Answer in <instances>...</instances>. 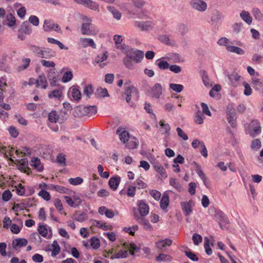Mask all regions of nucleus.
Wrapping results in <instances>:
<instances>
[{
  "instance_id": "nucleus-14",
  "label": "nucleus",
  "mask_w": 263,
  "mask_h": 263,
  "mask_svg": "<svg viewBox=\"0 0 263 263\" xmlns=\"http://www.w3.org/2000/svg\"><path fill=\"white\" fill-rule=\"evenodd\" d=\"M121 181V178L119 176L111 177L108 181V184L110 189L116 191Z\"/></svg>"
},
{
  "instance_id": "nucleus-51",
  "label": "nucleus",
  "mask_w": 263,
  "mask_h": 263,
  "mask_svg": "<svg viewBox=\"0 0 263 263\" xmlns=\"http://www.w3.org/2000/svg\"><path fill=\"white\" fill-rule=\"evenodd\" d=\"M202 80L203 84L206 87H209L212 86V85L211 83L209 77L205 71L203 72L202 76Z\"/></svg>"
},
{
  "instance_id": "nucleus-37",
  "label": "nucleus",
  "mask_w": 263,
  "mask_h": 263,
  "mask_svg": "<svg viewBox=\"0 0 263 263\" xmlns=\"http://www.w3.org/2000/svg\"><path fill=\"white\" fill-rule=\"evenodd\" d=\"M52 250L51 252V256L54 257L57 255L61 251V248L56 240H54L52 243Z\"/></svg>"
},
{
  "instance_id": "nucleus-38",
  "label": "nucleus",
  "mask_w": 263,
  "mask_h": 263,
  "mask_svg": "<svg viewBox=\"0 0 263 263\" xmlns=\"http://www.w3.org/2000/svg\"><path fill=\"white\" fill-rule=\"evenodd\" d=\"M68 182L72 185H78L83 182V179L80 177L70 178L68 179Z\"/></svg>"
},
{
  "instance_id": "nucleus-64",
  "label": "nucleus",
  "mask_w": 263,
  "mask_h": 263,
  "mask_svg": "<svg viewBox=\"0 0 263 263\" xmlns=\"http://www.w3.org/2000/svg\"><path fill=\"white\" fill-rule=\"evenodd\" d=\"M12 197V194L9 190L5 191L2 195V199L5 201H9Z\"/></svg>"
},
{
  "instance_id": "nucleus-48",
  "label": "nucleus",
  "mask_w": 263,
  "mask_h": 263,
  "mask_svg": "<svg viewBox=\"0 0 263 263\" xmlns=\"http://www.w3.org/2000/svg\"><path fill=\"white\" fill-rule=\"evenodd\" d=\"M160 125L163 128V134H166L167 135H170V131L171 130V127L167 123H164L163 121H160Z\"/></svg>"
},
{
  "instance_id": "nucleus-44",
  "label": "nucleus",
  "mask_w": 263,
  "mask_h": 263,
  "mask_svg": "<svg viewBox=\"0 0 263 263\" xmlns=\"http://www.w3.org/2000/svg\"><path fill=\"white\" fill-rule=\"evenodd\" d=\"M156 64L160 69H166L169 68V64L167 61L158 60Z\"/></svg>"
},
{
  "instance_id": "nucleus-57",
  "label": "nucleus",
  "mask_w": 263,
  "mask_h": 263,
  "mask_svg": "<svg viewBox=\"0 0 263 263\" xmlns=\"http://www.w3.org/2000/svg\"><path fill=\"white\" fill-rule=\"evenodd\" d=\"M42 48L35 45H30L29 46V50L32 52L35 53L37 57H39Z\"/></svg>"
},
{
  "instance_id": "nucleus-11",
  "label": "nucleus",
  "mask_w": 263,
  "mask_h": 263,
  "mask_svg": "<svg viewBox=\"0 0 263 263\" xmlns=\"http://www.w3.org/2000/svg\"><path fill=\"white\" fill-rule=\"evenodd\" d=\"M191 5L193 8L199 11H204L207 8V5L204 1H191Z\"/></svg>"
},
{
  "instance_id": "nucleus-25",
  "label": "nucleus",
  "mask_w": 263,
  "mask_h": 263,
  "mask_svg": "<svg viewBox=\"0 0 263 263\" xmlns=\"http://www.w3.org/2000/svg\"><path fill=\"white\" fill-rule=\"evenodd\" d=\"M241 19L248 24L250 25L252 22V17L249 12L242 10L240 13Z\"/></svg>"
},
{
  "instance_id": "nucleus-32",
  "label": "nucleus",
  "mask_w": 263,
  "mask_h": 263,
  "mask_svg": "<svg viewBox=\"0 0 263 263\" xmlns=\"http://www.w3.org/2000/svg\"><path fill=\"white\" fill-rule=\"evenodd\" d=\"M195 171L196 173L198 175V176L200 177L201 179L203 182L204 184H206V177L204 173V172L201 170V167L198 164H196V167L195 169Z\"/></svg>"
},
{
  "instance_id": "nucleus-17",
  "label": "nucleus",
  "mask_w": 263,
  "mask_h": 263,
  "mask_svg": "<svg viewBox=\"0 0 263 263\" xmlns=\"http://www.w3.org/2000/svg\"><path fill=\"white\" fill-rule=\"evenodd\" d=\"M48 83L45 75H41L37 79L36 87L43 89H46L47 87Z\"/></svg>"
},
{
  "instance_id": "nucleus-31",
  "label": "nucleus",
  "mask_w": 263,
  "mask_h": 263,
  "mask_svg": "<svg viewBox=\"0 0 263 263\" xmlns=\"http://www.w3.org/2000/svg\"><path fill=\"white\" fill-rule=\"evenodd\" d=\"M14 148L8 147H0V152L4 153L5 157L8 158L9 156H11L14 151Z\"/></svg>"
},
{
  "instance_id": "nucleus-29",
  "label": "nucleus",
  "mask_w": 263,
  "mask_h": 263,
  "mask_svg": "<svg viewBox=\"0 0 263 263\" xmlns=\"http://www.w3.org/2000/svg\"><path fill=\"white\" fill-rule=\"evenodd\" d=\"M154 170L158 173L160 174L162 177H166L165 170L161 164H159L158 163H156L154 165Z\"/></svg>"
},
{
  "instance_id": "nucleus-26",
  "label": "nucleus",
  "mask_w": 263,
  "mask_h": 263,
  "mask_svg": "<svg viewBox=\"0 0 263 263\" xmlns=\"http://www.w3.org/2000/svg\"><path fill=\"white\" fill-rule=\"evenodd\" d=\"M28 162L25 160H23L22 162H21L18 165V168L21 172L26 173L28 175H29L31 173V169L27 166Z\"/></svg>"
},
{
  "instance_id": "nucleus-53",
  "label": "nucleus",
  "mask_w": 263,
  "mask_h": 263,
  "mask_svg": "<svg viewBox=\"0 0 263 263\" xmlns=\"http://www.w3.org/2000/svg\"><path fill=\"white\" fill-rule=\"evenodd\" d=\"M39 233L44 237H46L48 234V231L45 226L40 225L38 227Z\"/></svg>"
},
{
  "instance_id": "nucleus-61",
  "label": "nucleus",
  "mask_w": 263,
  "mask_h": 263,
  "mask_svg": "<svg viewBox=\"0 0 263 263\" xmlns=\"http://www.w3.org/2000/svg\"><path fill=\"white\" fill-rule=\"evenodd\" d=\"M176 131L177 132L178 136L181 138L183 140L186 141L188 140L189 138L187 135L181 129L180 127H177L176 128Z\"/></svg>"
},
{
  "instance_id": "nucleus-63",
  "label": "nucleus",
  "mask_w": 263,
  "mask_h": 263,
  "mask_svg": "<svg viewBox=\"0 0 263 263\" xmlns=\"http://www.w3.org/2000/svg\"><path fill=\"white\" fill-rule=\"evenodd\" d=\"M57 161L62 166H65L66 165V158L64 155L62 154H59L57 156Z\"/></svg>"
},
{
  "instance_id": "nucleus-54",
  "label": "nucleus",
  "mask_w": 263,
  "mask_h": 263,
  "mask_svg": "<svg viewBox=\"0 0 263 263\" xmlns=\"http://www.w3.org/2000/svg\"><path fill=\"white\" fill-rule=\"evenodd\" d=\"M261 142L258 139L254 140L251 144L252 149L257 151L261 147Z\"/></svg>"
},
{
  "instance_id": "nucleus-58",
  "label": "nucleus",
  "mask_w": 263,
  "mask_h": 263,
  "mask_svg": "<svg viewBox=\"0 0 263 263\" xmlns=\"http://www.w3.org/2000/svg\"><path fill=\"white\" fill-rule=\"evenodd\" d=\"M192 239L194 245L197 246L202 242V238L200 235L195 233L193 234Z\"/></svg>"
},
{
  "instance_id": "nucleus-8",
  "label": "nucleus",
  "mask_w": 263,
  "mask_h": 263,
  "mask_svg": "<svg viewBox=\"0 0 263 263\" xmlns=\"http://www.w3.org/2000/svg\"><path fill=\"white\" fill-rule=\"evenodd\" d=\"M261 132V127L259 122L257 120L252 121L250 125V134L253 137H256Z\"/></svg>"
},
{
  "instance_id": "nucleus-20",
  "label": "nucleus",
  "mask_w": 263,
  "mask_h": 263,
  "mask_svg": "<svg viewBox=\"0 0 263 263\" xmlns=\"http://www.w3.org/2000/svg\"><path fill=\"white\" fill-rule=\"evenodd\" d=\"M80 42L83 47L90 46L93 49L96 48V45L93 40L90 38H80Z\"/></svg>"
},
{
  "instance_id": "nucleus-18",
  "label": "nucleus",
  "mask_w": 263,
  "mask_h": 263,
  "mask_svg": "<svg viewBox=\"0 0 263 263\" xmlns=\"http://www.w3.org/2000/svg\"><path fill=\"white\" fill-rule=\"evenodd\" d=\"M116 134L119 135L120 139L124 143L128 140L129 133L127 131L121 128H118L116 130Z\"/></svg>"
},
{
  "instance_id": "nucleus-62",
  "label": "nucleus",
  "mask_w": 263,
  "mask_h": 263,
  "mask_svg": "<svg viewBox=\"0 0 263 263\" xmlns=\"http://www.w3.org/2000/svg\"><path fill=\"white\" fill-rule=\"evenodd\" d=\"M87 109V114L88 116H91L95 115L97 112V107L96 106H86Z\"/></svg>"
},
{
  "instance_id": "nucleus-21",
  "label": "nucleus",
  "mask_w": 263,
  "mask_h": 263,
  "mask_svg": "<svg viewBox=\"0 0 263 263\" xmlns=\"http://www.w3.org/2000/svg\"><path fill=\"white\" fill-rule=\"evenodd\" d=\"M205 117L201 111L198 108V110L196 111L194 115V122L198 124H201L204 122Z\"/></svg>"
},
{
  "instance_id": "nucleus-42",
  "label": "nucleus",
  "mask_w": 263,
  "mask_h": 263,
  "mask_svg": "<svg viewBox=\"0 0 263 263\" xmlns=\"http://www.w3.org/2000/svg\"><path fill=\"white\" fill-rule=\"evenodd\" d=\"M15 153L17 155L23 156L25 155H29L31 153L30 149L26 147H24L22 149H16Z\"/></svg>"
},
{
  "instance_id": "nucleus-52",
  "label": "nucleus",
  "mask_w": 263,
  "mask_h": 263,
  "mask_svg": "<svg viewBox=\"0 0 263 263\" xmlns=\"http://www.w3.org/2000/svg\"><path fill=\"white\" fill-rule=\"evenodd\" d=\"M204 247L206 253L208 255H211L212 253V251L211 248L210 247V241L208 239V238L206 237L204 238Z\"/></svg>"
},
{
  "instance_id": "nucleus-39",
  "label": "nucleus",
  "mask_w": 263,
  "mask_h": 263,
  "mask_svg": "<svg viewBox=\"0 0 263 263\" xmlns=\"http://www.w3.org/2000/svg\"><path fill=\"white\" fill-rule=\"evenodd\" d=\"M62 96V91L60 89H55L48 94V97L50 99L55 98L60 99Z\"/></svg>"
},
{
  "instance_id": "nucleus-45",
  "label": "nucleus",
  "mask_w": 263,
  "mask_h": 263,
  "mask_svg": "<svg viewBox=\"0 0 263 263\" xmlns=\"http://www.w3.org/2000/svg\"><path fill=\"white\" fill-rule=\"evenodd\" d=\"M169 86L171 89L177 92H181L184 88V86L182 85L175 83L170 84Z\"/></svg>"
},
{
  "instance_id": "nucleus-23",
  "label": "nucleus",
  "mask_w": 263,
  "mask_h": 263,
  "mask_svg": "<svg viewBox=\"0 0 263 263\" xmlns=\"http://www.w3.org/2000/svg\"><path fill=\"white\" fill-rule=\"evenodd\" d=\"M19 31L26 34H30L32 31L31 26L28 22L25 21L22 24Z\"/></svg>"
},
{
  "instance_id": "nucleus-7",
  "label": "nucleus",
  "mask_w": 263,
  "mask_h": 263,
  "mask_svg": "<svg viewBox=\"0 0 263 263\" xmlns=\"http://www.w3.org/2000/svg\"><path fill=\"white\" fill-rule=\"evenodd\" d=\"M66 119L63 117H61L55 110L51 111L48 114V120L51 123H59L60 124H62L65 121Z\"/></svg>"
},
{
  "instance_id": "nucleus-35",
  "label": "nucleus",
  "mask_w": 263,
  "mask_h": 263,
  "mask_svg": "<svg viewBox=\"0 0 263 263\" xmlns=\"http://www.w3.org/2000/svg\"><path fill=\"white\" fill-rule=\"evenodd\" d=\"M170 184L179 192H181L183 189L180 184L175 178H172L170 179Z\"/></svg>"
},
{
  "instance_id": "nucleus-5",
  "label": "nucleus",
  "mask_w": 263,
  "mask_h": 263,
  "mask_svg": "<svg viewBox=\"0 0 263 263\" xmlns=\"http://www.w3.org/2000/svg\"><path fill=\"white\" fill-rule=\"evenodd\" d=\"M227 77L229 80V85L233 87H237L238 86L242 80L241 77L236 72L234 71L231 73H228Z\"/></svg>"
},
{
  "instance_id": "nucleus-30",
  "label": "nucleus",
  "mask_w": 263,
  "mask_h": 263,
  "mask_svg": "<svg viewBox=\"0 0 263 263\" xmlns=\"http://www.w3.org/2000/svg\"><path fill=\"white\" fill-rule=\"evenodd\" d=\"M252 13L256 20L260 21H263V14L258 8H253Z\"/></svg>"
},
{
  "instance_id": "nucleus-1",
  "label": "nucleus",
  "mask_w": 263,
  "mask_h": 263,
  "mask_svg": "<svg viewBox=\"0 0 263 263\" xmlns=\"http://www.w3.org/2000/svg\"><path fill=\"white\" fill-rule=\"evenodd\" d=\"M118 48H120L124 51L125 55L129 57L133 61L136 63L141 62L144 57V52L141 50L135 49L125 45H120L117 46Z\"/></svg>"
},
{
  "instance_id": "nucleus-41",
  "label": "nucleus",
  "mask_w": 263,
  "mask_h": 263,
  "mask_svg": "<svg viewBox=\"0 0 263 263\" xmlns=\"http://www.w3.org/2000/svg\"><path fill=\"white\" fill-rule=\"evenodd\" d=\"M138 230V226L137 225H134L132 227H124L123 228V231L126 233H128L132 236L135 235V233L136 231Z\"/></svg>"
},
{
  "instance_id": "nucleus-6",
  "label": "nucleus",
  "mask_w": 263,
  "mask_h": 263,
  "mask_svg": "<svg viewBox=\"0 0 263 263\" xmlns=\"http://www.w3.org/2000/svg\"><path fill=\"white\" fill-rule=\"evenodd\" d=\"M227 119L232 127L235 128L236 127V114L233 108L230 109L229 107L227 109Z\"/></svg>"
},
{
  "instance_id": "nucleus-33",
  "label": "nucleus",
  "mask_w": 263,
  "mask_h": 263,
  "mask_svg": "<svg viewBox=\"0 0 263 263\" xmlns=\"http://www.w3.org/2000/svg\"><path fill=\"white\" fill-rule=\"evenodd\" d=\"M107 58V53H103L101 55H98L96 58V61L97 63H100V66L101 67H103L106 64H102V63L105 60H106Z\"/></svg>"
},
{
  "instance_id": "nucleus-49",
  "label": "nucleus",
  "mask_w": 263,
  "mask_h": 263,
  "mask_svg": "<svg viewBox=\"0 0 263 263\" xmlns=\"http://www.w3.org/2000/svg\"><path fill=\"white\" fill-rule=\"evenodd\" d=\"M96 95L98 97H105L109 96L107 89L101 88L97 89Z\"/></svg>"
},
{
  "instance_id": "nucleus-24",
  "label": "nucleus",
  "mask_w": 263,
  "mask_h": 263,
  "mask_svg": "<svg viewBox=\"0 0 263 263\" xmlns=\"http://www.w3.org/2000/svg\"><path fill=\"white\" fill-rule=\"evenodd\" d=\"M169 196L167 194H164L160 201V208L162 210L166 209L169 205Z\"/></svg>"
},
{
  "instance_id": "nucleus-40",
  "label": "nucleus",
  "mask_w": 263,
  "mask_h": 263,
  "mask_svg": "<svg viewBox=\"0 0 263 263\" xmlns=\"http://www.w3.org/2000/svg\"><path fill=\"white\" fill-rule=\"evenodd\" d=\"M108 10L113 15L114 17L117 20H120L121 17V13L117 10L115 8L111 6H107Z\"/></svg>"
},
{
  "instance_id": "nucleus-12",
  "label": "nucleus",
  "mask_w": 263,
  "mask_h": 263,
  "mask_svg": "<svg viewBox=\"0 0 263 263\" xmlns=\"http://www.w3.org/2000/svg\"><path fill=\"white\" fill-rule=\"evenodd\" d=\"M55 52L49 48H42L39 55L41 58L50 59L54 57Z\"/></svg>"
},
{
  "instance_id": "nucleus-13",
  "label": "nucleus",
  "mask_w": 263,
  "mask_h": 263,
  "mask_svg": "<svg viewBox=\"0 0 263 263\" xmlns=\"http://www.w3.org/2000/svg\"><path fill=\"white\" fill-rule=\"evenodd\" d=\"M28 243V240L25 238H16L12 242L13 248L15 250L26 246Z\"/></svg>"
},
{
  "instance_id": "nucleus-28",
  "label": "nucleus",
  "mask_w": 263,
  "mask_h": 263,
  "mask_svg": "<svg viewBox=\"0 0 263 263\" xmlns=\"http://www.w3.org/2000/svg\"><path fill=\"white\" fill-rule=\"evenodd\" d=\"M227 50L231 52L236 53L239 55H242L245 53V51L241 48L234 46H227Z\"/></svg>"
},
{
  "instance_id": "nucleus-27",
  "label": "nucleus",
  "mask_w": 263,
  "mask_h": 263,
  "mask_svg": "<svg viewBox=\"0 0 263 263\" xmlns=\"http://www.w3.org/2000/svg\"><path fill=\"white\" fill-rule=\"evenodd\" d=\"M182 210L186 216H189L192 213L191 205L189 202H181Z\"/></svg>"
},
{
  "instance_id": "nucleus-36",
  "label": "nucleus",
  "mask_w": 263,
  "mask_h": 263,
  "mask_svg": "<svg viewBox=\"0 0 263 263\" xmlns=\"http://www.w3.org/2000/svg\"><path fill=\"white\" fill-rule=\"evenodd\" d=\"M7 24L9 27H13L16 24L15 17L11 14L9 13L6 16Z\"/></svg>"
},
{
  "instance_id": "nucleus-9",
  "label": "nucleus",
  "mask_w": 263,
  "mask_h": 263,
  "mask_svg": "<svg viewBox=\"0 0 263 263\" xmlns=\"http://www.w3.org/2000/svg\"><path fill=\"white\" fill-rule=\"evenodd\" d=\"M135 26L139 28L141 31H148L152 29L154 27V24L151 21H136L135 22Z\"/></svg>"
},
{
  "instance_id": "nucleus-16",
  "label": "nucleus",
  "mask_w": 263,
  "mask_h": 263,
  "mask_svg": "<svg viewBox=\"0 0 263 263\" xmlns=\"http://www.w3.org/2000/svg\"><path fill=\"white\" fill-rule=\"evenodd\" d=\"M162 94V86L159 83H156L152 88V95L153 97L159 98Z\"/></svg>"
},
{
  "instance_id": "nucleus-2",
  "label": "nucleus",
  "mask_w": 263,
  "mask_h": 263,
  "mask_svg": "<svg viewBox=\"0 0 263 263\" xmlns=\"http://www.w3.org/2000/svg\"><path fill=\"white\" fill-rule=\"evenodd\" d=\"M83 23L81 24V31L83 35H93L99 32L98 28L91 24V18L84 16L82 18Z\"/></svg>"
},
{
  "instance_id": "nucleus-59",
  "label": "nucleus",
  "mask_w": 263,
  "mask_h": 263,
  "mask_svg": "<svg viewBox=\"0 0 263 263\" xmlns=\"http://www.w3.org/2000/svg\"><path fill=\"white\" fill-rule=\"evenodd\" d=\"M38 195L46 201H49L50 199V194L46 191H40Z\"/></svg>"
},
{
  "instance_id": "nucleus-56",
  "label": "nucleus",
  "mask_w": 263,
  "mask_h": 263,
  "mask_svg": "<svg viewBox=\"0 0 263 263\" xmlns=\"http://www.w3.org/2000/svg\"><path fill=\"white\" fill-rule=\"evenodd\" d=\"M73 219L79 222H82L85 221L87 219V216L85 214L81 213L79 214H76L74 215Z\"/></svg>"
},
{
  "instance_id": "nucleus-34",
  "label": "nucleus",
  "mask_w": 263,
  "mask_h": 263,
  "mask_svg": "<svg viewBox=\"0 0 263 263\" xmlns=\"http://www.w3.org/2000/svg\"><path fill=\"white\" fill-rule=\"evenodd\" d=\"M90 243L91 247L95 250L99 249L100 247V241L97 237H92L90 240Z\"/></svg>"
},
{
  "instance_id": "nucleus-10",
  "label": "nucleus",
  "mask_w": 263,
  "mask_h": 263,
  "mask_svg": "<svg viewBox=\"0 0 263 263\" xmlns=\"http://www.w3.org/2000/svg\"><path fill=\"white\" fill-rule=\"evenodd\" d=\"M31 166L37 171L41 172L44 169L43 165L41 163V160L37 157H33L30 162Z\"/></svg>"
},
{
  "instance_id": "nucleus-19",
  "label": "nucleus",
  "mask_w": 263,
  "mask_h": 263,
  "mask_svg": "<svg viewBox=\"0 0 263 263\" xmlns=\"http://www.w3.org/2000/svg\"><path fill=\"white\" fill-rule=\"evenodd\" d=\"M139 211L142 216L146 215L149 212L148 205L143 201H140L139 204Z\"/></svg>"
},
{
  "instance_id": "nucleus-4",
  "label": "nucleus",
  "mask_w": 263,
  "mask_h": 263,
  "mask_svg": "<svg viewBox=\"0 0 263 263\" xmlns=\"http://www.w3.org/2000/svg\"><path fill=\"white\" fill-rule=\"evenodd\" d=\"M43 29L46 32L55 31L61 33V29L59 24H55L52 20H45L44 22Z\"/></svg>"
},
{
  "instance_id": "nucleus-55",
  "label": "nucleus",
  "mask_w": 263,
  "mask_h": 263,
  "mask_svg": "<svg viewBox=\"0 0 263 263\" xmlns=\"http://www.w3.org/2000/svg\"><path fill=\"white\" fill-rule=\"evenodd\" d=\"M71 96L74 100H78L81 99V93L78 89L73 88L72 90Z\"/></svg>"
},
{
  "instance_id": "nucleus-43",
  "label": "nucleus",
  "mask_w": 263,
  "mask_h": 263,
  "mask_svg": "<svg viewBox=\"0 0 263 263\" xmlns=\"http://www.w3.org/2000/svg\"><path fill=\"white\" fill-rule=\"evenodd\" d=\"M23 65L18 67V70L19 71L27 69L30 63V59L29 58H24L22 60Z\"/></svg>"
},
{
  "instance_id": "nucleus-47",
  "label": "nucleus",
  "mask_w": 263,
  "mask_h": 263,
  "mask_svg": "<svg viewBox=\"0 0 263 263\" xmlns=\"http://www.w3.org/2000/svg\"><path fill=\"white\" fill-rule=\"evenodd\" d=\"M86 106H79L77 108L76 112L78 116H88Z\"/></svg>"
},
{
  "instance_id": "nucleus-60",
  "label": "nucleus",
  "mask_w": 263,
  "mask_h": 263,
  "mask_svg": "<svg viewBox=\"0 0 263 263\" xmlns=\"http://www.w3.org/2000/svg\"><path fill=\"white\" fill-rule=\"evenodd\" d=\"M184 253L186 256L188 257L191 260L194 261L198 260V257L194 253L188 251H185Z\"/></svg>"
},
{
  "instance_id": "nucleus-3",
  "label": "nucleus",
  "mask_w": 263,
  "mask_h": 263,
  "mask_svg": "<svg viewBox=\"0 0 263 263\" xmlns=\"http://www.w3.org/2000/svg\"><path fill=\"white\" fill-rule=\"evenodd\" d=\"M122 97L125 98L127 103L132 106L133 104H130L132 100L137 101L139 98V94L138 89L131 85L126 87Z\"/></svg>"
},
{
  "instance_id": "nucleus-15",
  "label": "nucleus",
  "mask_w": 263,
  "mask_h": 263,
  "mask_svg": "<svg viewBox=\"0 0 263 263\" xmlns=\"http://www.w3.org/2000/svg\"><path fill=\"white\" fill-rule=\"evenodd\" d=\"M79 4L92 10H97L99 8V5L95 1H77Z\"/></svg>"
},
{
  "instance_id": "nucleus-50",
  "label": "nucleus",
  "mask_w": 263,
  "mask_h": 263,
  "mask_svg": "<svg viewBox=\"0 0 263 263\" xmlns=\"http://www.w3.org/2000/svg\"><path fill=\"white\" fill-rule=\"evenodd\" d=\"M73 77V74L71 71H68L65 72L62 78V81L64 83L70 81Z\"/></svg>"
},
{
  "instance_id": "nucleus-46",
  "label": "nucleus",
  "mask_w": 263,
  "mask_h": 263,
  "mask_svg": "<svg viewBox=\"0 0 263 263\" xmlns=\"http://www.w3.org/2000/svg\"><path fill=\"white\" fill-rule=\"evenodd\" d=\"M132 61L133 60L130 59L129 57L126 55V57L123 59V62L126 67L128 69H132L134 67Z\"/></svg>"
},
{
  "instance_id": "nucleus-22",
  "label": "nucleus",
  "mask_w": 263,
  "mask_h": 263,
  "mask_svg": "<svg viewBox=\"0 0 263 263\" xmlns=\"http://www.w3.org/2000/svg\"><path fill=\"white\" fill-rule=\"evenodd\" d=\"M172 243V241L170 239H165L164 240H159L155 243L156 247L159 249H162L166 246H170Z\"/></svg>"
}]
</instances>
